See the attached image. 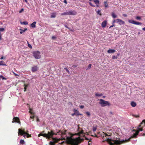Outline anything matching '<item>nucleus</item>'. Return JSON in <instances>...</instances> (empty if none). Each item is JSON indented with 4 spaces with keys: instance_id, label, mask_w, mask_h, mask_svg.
<instances>
[{
    "instance_id": "nucleus-26",
    "label": "nucleus",
    "mask_w": 145,
    "mask_h": 145,
    "mask_svg": "<svg viewBox=\"0 0 145 145\" xmlns=\"http://www.w3.org/2000/svg\"><path fill=\"white\" fill-rule=\"evenodd\" d=\"M61 15L62 16L68 15V12L62 13L61 14Z\"/></svg>"
},
{
    "instance_id": "nucleus-2",
    "label": "nucleus",
    "mask_w": 145,
    "mask_h": 145,
    "mask_svg": "<svg viewBox=\"0 0 145 145\" xmlns=\"http://www.w3.org/2000/svg\"><path fill=\"white\" fill-rule=\"evenodd\" d=\"M127 141L126 140H113L112 139L107 138L103 142L106 141L110 144V145H114V144L116 145H120L121 144L125 143V141Z\"/></svg>"
},
{
    "instance_id": "nucleus-3",
    "label": "nucleus",
    "mask_w": 145,
    "mask_h": 145,
    "mask_svg": "<svg viewBox=\"0 0 145 145\" xmlns=\"http://www.w3.org/2000/svg\"><path fill=\"white\" fill-rule=\"evenodd\" d=\"M18 135H21L24 137L25 138V136H27V138H28L31 137V135H29L27 132H25V129H18Z\"/></svg>"
},
{
    "instance_id": "nucleus-48",
    "label": "nucleus",
    "mask_w": 145,
    "mask_h": 145,
    "mask_svg": "<svg viewBox=\"0 0 145 145\" xmlns=\"http://www.w3.org/2000/svg\"><path fill=\"white\" fill-rule=\"evenodd\" d=\"M112 59H117V56H112Z\"/></svg>"
},
{
    "instance_id": "nucleus-43",
    "label": "nucleus",
    "mask_w": 145,
    "mask_h": 145,
    "mask_svg": "<svg viewBox=\"0 0 145 145\" xmlns=\"http://www.w3.org/2000/svg\"><path fill=\"white\" fill-rule=\"evenodd\" d=\"M85 113L88 116H89L90 115V112H86Z\"/></svg>"
},
{
    "instance_id": "nucleus-28",
    "label": "nucleus",
    "mask_w": 145,
    "mask_h": 145,
    "mask_svg": "<svg viewBox=\"0 0 145 145\" xmlns=\"http://www.w3.org/2000/svg\"><path fill=\"white\" fill-rule=\"evenodd\" d=\"M97 14H99L100 16L102 15V14L101 13V11L100 10H98L97 12Z\"/></svg>"
},
{
    "instance_id": "nucleus-54",
    "label": "nucleus",
    "mask_w": 145,
    "mask_h": 145,
    "mask_svg": "<svg viewBox=\"0 0 145 145\" xmlns=\"http://www.w3.org/2000/svg\"><path fill=\"white\" fill-rule=\"evenodd\" d=\"M40 136H42V133H40L39 134L38 137H40Z\"/></svg>"
},
{
    "instance_id": "nucleus-27",
    "label": "nucleus",
    "mask_w": 145,
    "mask_h": 145,
    "mask_svg": "<svg viewBox=\"0 0 145 145\" xmlns=\"http://www.w3.org/2000/svg\"><path fill=\"white\" fill-rule=\"evenodd\" d=\"M128 22L129 23H131L133 24H135V21H134V20H129L128 21Z\"/></svg>"
},
{
    "instance_id": "nucleus-63",
    "label": "nucleus",
    "mask_w": 145,
    "mask_h": 145,
    "mask_svg": "<svg viewBox=\"0 0 145 145\" xmlns=\"http://www.w3.org/2000/svg\"><path fill=\"white\" fill-rule=\"evenodd\" d=\"M55 38H56V37H54V36H53V37H52V39H55Z\"/></svg>"
},
{
    "instance_id": "nucleus-40",
    "label": "nucleus",
    "mask_w": 145,
    "mask_h": 145,
    "mask_svg": "<svg viewBox=\"0 0 145 145\" xmlns=\"http://www.w3.org/2000/svg\"><path fill=\"white\" fill-rule=\"evenodd\" d=\"M27 43L28 44V46L29 48H32V46L31 45L29 44V42H28V41H27Z\"/></svg>"
},
{
    "instance_id": "nucleus-18",
    "label": "nucleus",
    "mask_w": 145,
    "mask_h": 145,
    "mask_svg": "<svg viewBox=\"0 0 145 145\" xmlns=\"http://www.w3.org/2000/svg\"><path fill=\"white\" fill-rule=\"evenodd\" d=\"M56 13H52L51 15V18H55L56 17Z\"/></svg>"
},
{
    "instance_id": "nucleus-15",
    "label": "nucleus",
    "mask_w": 145,
    "mask_h": 145,
    "mask_svg": "<svg viewBox=\"0 0 145 145\" xmlns=\"http://www.w3.org/2000/svg\"><path fill=\"white\" fill-rule=\"evenodd\" d=\"M116 52V50L114 49H109L107 51L108 53H114Z\"/></svg>"
},
{
    "instance_id": "nucleus-6",
    "label": "nucleus",
    "mask_w": 145,
    "mask_h": 145,
    "mask_svg": "<svg viewBox=\"0 0 145 145\" xmlns=\"http://www.w3.org/2000/svg\"><path fill=\"white\" fill-rule=\"evenodd\" d=\"M12 123H18L19 124H21V122L19 118L17 117H14L13 119Z\"/></svg>"
},
{
    "instance_id": "nucleus-60",
    "label": "nucleus",
    "mask_w": 145,
    "mask_h": 145,
    "mask_svg": "<svg viewBox=\"0 0 145 145\" xmlns=\"http://www.w3.org/2000/svg\"><path fill=\"white\" fill-rule=\"evenodd\" d=\"M114 26V24H113V25H111V26H110L109 27V28H111V27H113Z\"/></svg>"
},
{
    "instance_id": "nucleus-31",
    "label": "nucleus",
    "mask_w": 145,
    "mask_h": 145,
    "mask_svg": "<svg viewBox=\"0 0 145 145\" xmlns=\"http://www.w3.org/2000/svg\"><path fill=\"white\" fill-rule=\"evenodd\" d=\"M24 140H20V143L21 144H23L24 143Z\"/></svg>"
},
{
    "instance_id": "nucleus-7",
    "label": "nucleus",
    "mask_w": 145,
    "mask_h": 145,
    "mask_svg": "<svg viewBox=\"0 0 145 145\" xmlns=\"http://www.w3.org/2000/svg\"><path fill=\"white\" fill-rule=\"evenodd\" d=\"M42 136L46 137V138L50 139V133L49 131L48 132V133L42 134Z\"/></svg>"
},
{
    "instance_id": "nucleus-8",
    "label": "nucleus",
    "mask_w": 145,
    "mask_h": 145,
    "mask_svg": "<svg viewBox=\"0 0 145 145\" xmlns=\"http://www.w3.org/2000/svg\"><path fill=\"white\" fill-rule=\"evenodd\" d=\"M50 138H52V139L55 141L56 140V139L55 138H52V137L54 135H57V134L54 133L53 130H51L50 131Z\"/></svg>"
},
{
    "instance_id": "nucleus-17",
    "label": "nucleus",
    "mask_w": 145,
    "mask_h": 145,
    "mask_svg": "<svg viewBox=\"0 0 145 145\" xmlns=\"http://www.w3.org/2000/svg\"><path fill=\"white\" fill-rule=\"evenodd\" d=\"M36 22H33L31 24V26L33 28H35L36 27L35 24Z\"/></svg>"
},
{
    "instance_id": "nucleus-64",
    "label": "nucleus",
    "mask_w": 145,
    "mask_h": 145,
    "mask_svg": "<svg viewBox=\"0 0 145 145\" xmlns=\"http://www.w3.org/2000/svg\"><path fill=\"white\" fill-rule=\"evenodd\" d=\"M143 30L145 31V27L142 28Z\"/></svg>"
},
{
    "instance_id": "nucleus-10",
    "label": "nucleus",
    "mask_w": 145,
    "mask_h": 145,
    "mask_svg": "<svg viewBox=\"0 0 145 145\" xmlns=\"http://www.w3.org/2000/svg\"><path fill=\"white\" fill-rule=\"evenodd\" d=\"M68 15H76L77 14V12L74 10H71L68 12Z\"/></svg>"
},
{
    "instance_id": "nucleus-16",
    "label": "nucleus",
    "mask_w": 145,
    "mask_h": 145,
    "mask_svg": "<svg viewBox=\"0 0 145 145\" xmlns=\"http://www.w3.org/2000/svg\"><path fill=\"white\" fill-rule=\"evenodd\" d=\"M73 111H74V112H75V113H76V115H77V116L81 115V114H79L78 111L77 110H76V109H74L73 110Z\"/></svg>"
},
{
    "instance_id": "nucleus-37",
    "label": "nucleus",
    "mask_w": 145,
    "mask_h": 145,
    "mask_svg": "<svg viewBox=\"0 0 145 145\" xmlns=\"http://www.w3.org/2000/svg\"><path fill=\"white\" fill-rule=\"evenodd\" d=\"M5 30V29L3 28H0V33H1V32H3Z\"/></svg>"
},
{
    "instance_id": "nucleus-32",
    "label": "nucleus",
    "mask_w": 145,
    "mask_h": 145,
    "mask_svg": "<svg viewBox=\"0 0 145 145\" xmlns=\"http://www.w3.org/2000/svg\"><path fill=\"white\" fill-rule=\"evenodd\" d=\"M91 64H89L88 67V68L87 69H86V70H88L89 69H90L91 67Z\"/></svg>"
},
{
    "instance_id": "nucleus-22",
    "label": "nucleus",
    "mask_w": 145,
    "mask_h": 145,
    "mask_svg": "<svg viewBox=\"0 0 145 145\" xmlns=\"http://www.w3.org/2000/svg\"><path fill=\"white\" fill-rule=\"evenodd\" d=\"M111 15L113 18H115L117 17V16L114 12L112 13Z\"/></svg>"
},
{
    "instance_id": "nucleus-45",
    "label": "nucleus",
    "mask_w": 145,
    "mask_h": 145,
    "mask_svg": "<svg viewBox=\"0 0 145 145\" xmlns=\"http://www.w3.org/2000/svg\"><path fill=\"white\" fill-rule=\"evenodd\" d=\"M24 9L23 8L21 9L19 11V12L20 13H22V12L24 11Z\"/></svg>"
},
{
    "instance_id": "nucleus-13",
    "label": "nucleus",
    "mask_w": 145,
    "mask_h": 145,
    "mask_svg": "<svg viewBox=\"0 0 145 145\" xmlns=\"http://www.w3.org/2000/svg\"><path fill=\"white\" fill-rule=\"evenodd\" d=\"M116 20L117 21V23H119L120 24H123L125 23V22L123 21L120 19H117Z\"/></svg>"
},
{
    "instance_id": "nucleus-61",
    "label": "nucleus",
    "mask_w": 145,
    "mask_h": 145,
    "mask_svg": "<svg viewBox=\"0 0 145 145\" xmlns=\"http://www.w3.org/2000/svg\"><path fill=\"white\" fill-rule=\"evenodd\" d=\"M76 115V113H75V112H74V113L73 114H72V116H74V115Z\"/></svg>"
},
{
    "instance_id": "nucleus-23",
    "label": "nucleus",
    "mask_w": 145,
    "mask_h": 145,
    "mask_svg": "<svg viewBox=\"0 0 145 145\" xmlns=\"http://www.w3.org/2000/svg\"><path fill=\"white\" fill-rule=\"evenodd\" d=\"M21 31L20 32V34H22L23 33V32H25V31L27 30V28H25L23 30L22 29H20Z\"/></svg>"
},
{
    "instance_id": "nucleus-59",
    "label": "nucleus",
    "mask_w": 145,
    "mask_h": 145,
    "mask_svg": "<svg viewBox=\"0 0 145 145\" xmlns=\"http://www.w3.org/2000/svg\"><path fill=\"white\" fill-rule=\"evenodd\" d=\"M1 36L2 35L1 34V33H0V40H1Z\"/></svg>"
},
{
    "instance_id": "nucleus-25",
    "label": "nucleus",
    "mask_w": 145,
    "mask_h": 145,
    "mask_svg": "<svg viewBox=\"0 0 145 145\" xmlns=\"http://www.w3.org/2000/svg\"><path fill=\"white\" fill-rule=\"evenodd\" d=\"M142 24V23L138 22H136L135 21V24L137 25H141Z\"/></svg>"
},
{
    "instance_id": "nucleus-52",
    "label": "nucleus",
    "mask_w": 145,
    "mask_h": 145,
    "mask_svg": "<svg viewBox=\"0 0 145 145\" xmlns=\"http://www.w3.org/2000/svg\"><path fill=\"white\" fill-rule=\"evenodd\" d=\"M80 107L82 109L84 108V106L83 105H81L80 106Z\"/></svg>"
},
{
    "instance_id": "nucleus-46",
    "label": "nucleus",
    "mask_w": 145,
    "mask_h": 145,
    "mask_svg": "<svg viewBox=\"0 0 145 145\" xmlns=\"http://www.w3.org/2000/svg\"><path fill=\"white\" fill-rule=\"evenodd\" d=\"M64 69L66 71H67L69 73L70 72L67 69V68H64Z\"/></svg>"
},
{
    "instance_id": "nucleus-21",
    "label": "nucleus",
    "mask_w": 145,
    "mask_h": 145,
    "mask_svg": "<svg viewBox=\"0 0 145 145\" xmlns=\"http://www.w3.org/2000/svg\"><path fill=\"white\" fill-rule=\"evenodd\" d=\"M0 65H6L5 63L3 61H2L0 62Z\"/></svg>"
},
{
    "instance_id": "nucleus-35",
    "label": "nucleus",
    "mask_w": 145,
    "mask_h": 145,
    "mask_svg": "<svg viewBox=\"0 0 145 145\" xmlns=\"http://www.w3.org/2000/svg\"><path fill=\"white\" fill-rule=\"evenodd\" d=\"M84 133V131L83 130L81 131L80 132L78 133L77 134L78 135H80L81 134H83Z\"/></svg>"
},
{
    "instance_id": "nucleus-56",
    "label": "nucleus",
    "mask_w": 145,
    "mask_h": 145,
    "mask_svg": "<svg viewBox=\"0 0 145 145\" xmlns=\"http://www.w3.org/2000/svg\"><path fill=\"white\" fill-rule=\"evenodd\" d=\"M63 2L65 4L67 3V2L66 0H64Z\"/></svg>"
},
{
    "instance_id": "nucleus-49",
    "label": "nucleus",
    "mask_w": 145,
    "mask_h": 145,
    "mask_svg": "<svg viewBox=\"0 0 145 145\" xmlns=\"http://www.w3.org/2000/svg\"><path fill=\"white\" fill-rule=\"evenodd\" d=\"M50 145H54V143L53 142H50Z\"/></svg>"
},
{
    "instance_id": "nucleus-57",
    "label": "nucleus",
    "mask_w": 145,
    "mask_h": 145,
    "mask_svg": "<svg viewBox=\"0 0 145 145\" xmlns=\"http://www.w3.org/2000/svg\"><path fill=\"white\" fill-rule=\"evenodd\" d=\"M34 116H30V118L32 119H34Z\"/></svg>"
},
{
    "instance_id": "nucleus-38",
    "label": "nucleus",
    "mask_w": 145,
    "mask_h": 145,
    "mask_svg": "<svg viewBox=\"0 0 145 145\" xmlns=\"http://www.w3.org/2000/svg\"><path fill=\"white\" fill-rule=\"evenodd\" d=\"M12 72L14 74V75L15 76H19L18 74H16L15 73L14 71H12Z\"/></svg>"
},
{
    "instance_id": "nucleus-44",
    "label": "nucleus",
    "mask_w": 145,
    "mask_h": 145,
    "mask_svg": "<svg viewBox=\"0 0 145 145\" xmlns=\"http://www.w3.org/2000/svg\"><path fill=\"white\" fill-rule=\"evenodd\" d=\"M136 19L137 20H140L141 19V17L140 16H137L136 17Z\"/></svg>"
},
{
    "instance_id": "nucleus-53",
    "label": "nucleus",
    "mask_w": 145,
    "mask_h": 145,
    "mask_svg": "<svg viewBox=\"0 0 145 145\" xmlns=\"http://www.w3.org/2000/svg\"><path fill=\"white\" fill-rule=\"evenodd\" d=\"M133 116L135 117L136 118H138L139 117V115H133Z\"/></svg>"
},
{
    "instance_id": "nucleus-19",
    "label": "nucleus",
    "mask_w": 145,
    "mask_h": 145,
    "mask_svg": "<svg viewBox=\"0 0 145 145\" xmlns=\"http://www.w3.org/2000/svg\"><path fill=\"white\" fill-rule=\"evenodd\" d=\"M131 104V106L133 107H135L137 105L136 103L133 101L132 102Z\"/></svg>"
},
{
    "instance_id": "nucleus-62",
    "label": "nucleus",
    "mask_w": 145,
    "mask_h": 145,
    "mask_svg": "<svg viewBox=\"0 0 145 145\" xmlns=\"http://www.w3.org/2000/svg\"><path fill=\"white\" fill-rule=\"evenodd\" d=\"M3 59V56L2 57H1V58H0V59Z\"/></svg>"
},
{
    "instance_id": "nucleus-4",
    "label": "nucleus",
    "mask_w": 145,
    "mask_h": 145,
    "mask_svg": "<svg viewBox=\"0 0 145 145\" xmlns=\"http://www.w3.org/2000/svg\"><path fill=\"white\" fill-rule=\"evenodd\" d=\"M99 104L102 107L106 106H109L111 105L110 102L108 101H105L102 99H99Z\"/></svg>"
},
{
    "instance_id": "nucleus-51",
    "label": "nucleus",
    "mask_w": 145,
    "mask_h": 145,
    "mask_svg": "<svg viewBox=\"0 0 145 145\" xmlns=\"http://www.w3.org/2000/svg\"><path fill=\"white\" fill-rule=\"evenodd\" d=\"M77 65H74L72 66V67H73V68H74L77 67Z\"/></svg>"
},
{
    "instance_id": "nucleus-55",
    "label": "nucleus",
    "mask_w": 145,
    "mask_h": 145,
    "mask_svg": "<svg viewBox=\"0 0 145 145\" xmlns=\"http://www.w3.org/2000/svg\"><path fill=\"white\" fill-rule=\"evenodd\" d=\"M24 92H25L26 91V90L27 88L26 87H24Z\"/></svg>"
},
{
    "instance_id": "nucleus-20",
    "label": "nucleus",
    "mask_w": 145,
    "mask_h": 145,
    "mask_svg": "<svg viewBox=\"0 0 145 145\" xmlns=\"http://www.w3.org/2000/svg\"><path fill=\"white\" fill-rule=\"evenodd\" d=\"M103 94L102 93H96L95 94V95L97 97H100L102 96Z\"/></svg>"
},
{
    "instance_id": "nucleus-12",
    "label": "nucleus",
    "mask_w": 145,
    "mask_h": 145,
    "mask_svg": "<svg viewBox=\"0 0 145 145\" xmlns=\"http://www.w3.org/2000/svg\"><path fill=\"white\" fill-rule=\"evenodd\" d=\"M137 135L135 134H134L130 138H128L127 139H125V140H126L127 141H125V143L129 141L130 140V139L133 138H136L137 137Z\"/></svg>"
},
{
    "instance_id": "nucleus-1",
    "label": "nucleus",
    "mask_w": 145,
    "mask_h": 145,
    "mask_svg": "<svg viewBox=\"0 0 145 145\" xmlns=\"http://www.w3.org/2000/svg\"><path fill=\"white\" fill-rule=\"evenodd\" d=\"M67 131V130H65L64 131L59 130L57 133H61L60 134H59V135H61V136L63 138V140H66L67 143L68 144L71 145H78L81 142L82 139L80 138L79 137L75 138H72V137L74 135L70 132L69 133V134L71 135V136L69 137L66 135L65 137H63V135H66V132Z\"/></svg>"
},
{
    "instance_id": "nucleus-39",
    "label": "nucleus",
    "mask_w": 145,
    "mask_h": 145,
    "mask_svg": "<svg viewBox=\"0 0 145 145\" xmlns=\"http://www.w3.org/2000/svg\"><path fill=\"white\" fill-rule=\"evenodd\" d=\"M89 5L91 6V7H95V5H93L92 3H91V2H89Z\"/></svg>"
},
{
    "instance_id": "nucleus-30",
    "label": "nucleus",
    "mask_w": 145,
    "mask_h": 145,
    "mask_svg": "<svg viewBox=\"0 0 145 145\" xmlns=\"http://www.w3.org/2000/svg\"><path fill=\"white\" fill-rule=\"evenodd\" d=\"M29 83H28L27 84H25L24 85V87H25L26 88L29 87Z\"/></svg>"
},
{
    "instance_id": "nucleus-14",
    "label": "nucleus",
    "mask_w": 145,
    "mask_h": 145,
    "mask_svg": "<svg viewBox=\"0 0 145 145\" xmlns=\"http://www.w3.org/2000/svg\"><path fill=\"white\" fill-rule=\"evenodd\" d=\"M107 24V21L106 20L103 21L101 24L102 27H106Z\"/></svg>"
},
{
    "instance_id": "nucleus-29",
    "label": "nucleus",
    "mask_w": 145,
    "mask_h": 145,
    "mask_svg": "<svg viewBox=\"0 0 145 145\" xmlns=\"http://www.w3.org/2000/svg\"><path fill=\"white\" fill-rule=\"evenodd\" d=\"M94 2L95 4H99V0H94Z\"/></svg>"
},
{
    "instance_id": "nucleus-5",
    "label": "nucleus",
    "mask_w": 145,
    "mask_h": 145,
    "mask_svg": "<svg viewBox=\"0 0 145 145\" xmlns=\"http://www.w3.org/2000/svg\"><path fill=\"white\" fill-rule=\"evenodd\" d=\"M33 54L34 57L35 59H38L40 58V53L39 51H35L33 52Z\"/></svg>"
},
{
    "instance_id": "nucleus-50",
    "label": "nucleus",
    "mask_w": 145,
    "mask_h": 145,
    "mask_svg": "<svg viewBox=\"0 0 145 145\" xmlns=\"http://www.w3.org/2000/svg\"><path fill=\"white\" fill-rule=\"evenodd\" d=\"M139 133V131H136L135 134L137 136V135H138V134Z\"/></svg>"
},
{
    "instance_id": "nucleus-42",
    "label": "nucleus",
    "mask_w": 145,
    "mask_h": 145,
    "mask_svg": "<svg viewBox=\"0 0 145 145\" xmlns=\"http://www.w3.org/2000/svg\"><path fill=\"white\" fill-rule=\"evenodd\" d=\"M97 128L96 127H93V130L94 132H95L97 129Z\"/></svg>"
},
{
    "instance_id": "nucleus-47",
    "label": "nucleus",
    "mask_w": 145,
    "mask_h": 145,
    "mask_svg": "<svg viewBox=\"0 0 145 145\" xmlns=\"http://www.w3.org/2000/svg\"><path fill=\"white\" fill-rule=\"evenodd\" d=\"M23 23L25 25H27L28 24V22H23Z\"/></svg>"
},
{
    "instance_id": "nucleus-34",
    "label": "nucleus",
    "mask_w": 145,
    "mask_h": 145,
    "mask_svg": "<svg viewBox=\"0 0 145 145\" xmlns=\"http://www.w3.org/2000/svg\"><path fill=\"white\" fill-rule=\"evenodd\" d=\"M143 123H144V125H145V120H143L142 121V122L140 123V124L139 125V127H141V124H142Z\"/></svg>"
},
{
    "instance_id": "nucleus-24",
    "label": "nucleus",
    "mask_w": 145,
    "mask_h": 145,
    "mask_svg": "<svg viewBox=\"0 0 145 145\" xmlns=\"http://www.w3.org/2000/svg\"><path fill=\"white\" fill-rule=\"evenodd\" d=\"M104 4L105 7L106 8L108 7V5L106 1H105L104 2Z\"/></svg>"
},
{
    "instance_id": "nucleus-33",
    "label": "nucleus",
    "mask_w": 145,
    "mask_h": 145,
    "mask_svg": "<svg viewBox=\"0 0 145 145\" xmlns=\"http://www.w3.org/2000/svg\"><path fill=\"white\" fill-rule=\"evenodd\" d=\"M0 77L1 78H2L3 80H6L7 79L4 77L2 75H1L0 76Z\"/></svg>"
},
{
    "instance_id": "nucleus-11",
    "label": "nucleus",
    "mask_w": 145,
    "mask_h": 145,
    "mask_svg": "<svg viewBox=\"0 0 145 145\" xmlns=\"http://www.w3.org/2000/svg\"><path fill=\"white\" fill-rule=\"evenodd\" d=\"M103 137H106V136H111L112 134V133H109L107 132V133H105L104 132H103Z\"/></svg>"
},
{
    "instance_id": "nucleus-9",
    "label": "nucleus",
    "mask_w": 145,
    "mask_h": 145,
    "mask_svg": "<svg viewBox=\"0 0 145 145\" xmlns=\"http://www.w3.org/2000/svg\"><path fill=\"white\" fill-rule=\"evenodd\" d=\"M39 69V68L37 66H35L31 67V71L33 72H35L37 71Z\"/></svg>"
},
{
    "instance_id": "nucleus-36",
    "label": "nucleus",
    "mask_w": 145,
    "mask_h": 145,
    "mask_svg": "<svg viewBox=\"0 0 145 145\" xmlns=\"http://www.w3.org/2000/svg\"><path fill=\"white\" fill-rule=\"evenodd\" d=\"M30 111H29V112L31 114H34V113L32 112L31 110H32V109H31L30 108H29Z\"/></svg>"
},
{
    "instance_id": "nucleus-41",
    "label": "nucleus",
    "mask_w": 145,
    "mask_h": 145,
    "mask_svg": "<svg viewBox=\"0 0 145 145\" xmlns=\"http://www.w3.org/2000/svg\"><path fill=\"white\" fill-rule=\"evenodd\" d=\"M138 131H139V132L140 131H142V130H143V129H142V128H138Z\"/></svg>"
},
{
    "instance_id": "nucleus-58",
    "label": "nucleus",
    "mask_w": 145,
    "mask_h": 145,
    "mask_svg": "<svg viewBox=\"0 0 145 145\" xmlns=\"http://www.w3.org/2000/svg\"><path fill=\"white\" fill-rule=\"evenodd\" d=\"M123 16L125 17H126L127 16V15L125 14H123Z\"/></svg>"
}]
</instances>
